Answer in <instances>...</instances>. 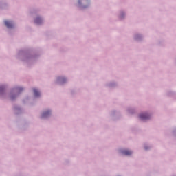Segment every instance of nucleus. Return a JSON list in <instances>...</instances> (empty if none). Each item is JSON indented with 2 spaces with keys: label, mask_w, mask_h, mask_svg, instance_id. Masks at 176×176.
Returning a JSON list of instances; mask_svg holds the SVG:
<instances>
[{
  "label": "nucleus",
  "mask_w": 176,
  "mask_h": 176,
  "mask_svg": "<svg viewBox=\"0 0 176 176\" xmlns=\"http://www.w3.org/2000/svg\"><path fill=\"white\" fill-rule=\"evenodd\" d=\"M139 118L142 120H148V119H149V115H148L146 113H142L139 116Z\"/></svg>",
  "instance_id": "1"
},
{
  "label": "nucleus",
  "mask_w": 176,
  "mask_h": 176,
  "mask_svg": "<svg viewBox=\"0 0 176 176\" xmlns=\"http://www.w3.org/2000/svg\"><path fill=\"white\" fill-rule=\"evenodd\" d=\"M121 153H122V155H125L126 156H130V155L133 153L131 151H129V150H123L121 151Z\"/></svg>",
  "instance_id": "2"
},
{
  "label": "nucleus",
  "mask_w": 176,
  "mask_h": 176,
  "mask_svg": "<svg viewBox=\"0 0 176 176\" xmlns=\"http://www.w3.org/2000/svg\"><path fill=\"white\" fill-rule=\"evenodd\" d=\"M5 24L8 28H12L13 27V23L9 21H6Z\"/></svg>",
  "instance_id": "3"
},
{
  "label": "nucleus",
  "mask_w": 176,
  "mask_h": 176,
  "mask_svg": "<svg viewBox=\"0 0 176 176\" xmlns=\"http://www.w3.org/2000/svg\"><path fill=\"white\" fill-rule=\"evenodd\" d=\"M33 91H34V93L35 97H39V96H41V93H39V91H37L36 89L34 88V89H33Z\"/></svg>",
  "instance_id": "4"
},
{
  "label": "nucleus",
  "mask_w": 176,
  "mask_h": 176,
  "mask_svg": "<svg viewBox=\"0 0 176 176\" xmlns=\"http://www.w3.org/2000/svg\"><path fill=\"white\" fill-rule=\"evenodd\" d=\"M49 115H50V111H45L43 113L42 118H47V116H49Z\"/></svg>",
  "instance_id": "5"
},
{
  "label": "nucleus",
  "mask_w": 176,
  "mask_h": 176,
  "mask_svg": "<svg viewBox=\"0 0 176 176\" xmlns=\"http://www.w3.org/2000/svg\"><path fill=\"white\" fill-rule=\"evenodd\" d=\"M35 23L36 24H41V23H42V19H41L40 17H37L35 19Z\"/></svg>",
  "instance_id": "6"
},
{
  "label": "nucleus",
  "mask_w": 176,
  "mask_h": 176,
  "mask_svg": "<svg viewBox=\"0 0 176 176\" xmlns=\"http://www.w3.org/2000/svg\"><path fill=\"white\" fill-rule=\"evenodd\" d=\"M17 90L20 92V91H23V88L22 87H19L17 88Z\"/></svg>",
  "instance_id": "7"
},
{
  "label": "nucleus",
  "mask_w": 176,
  "mask_h": 176,
  "mask_svg": "<svg viewBox=\"0 0 176 176\" xmlns=\"http://www.w3.org/2000/svg\"><path fill=\"white\" fill-rule=\"evenodd\" d=\"M65 81V78H62V82H63V83H64Z\"/></svg>",
  "instance_id": "8"
},
{
  "label": "nucleus",
  "mask_w": 176,
  "mask_h": 176,
  "mask_svg": "<svg viewBox=\"0 0 176 176\" xmlns=\"http://www.w3.org/2000/svg\"><path fill=\"white\" fill-rule=\"evenodd\" d=\"M11 98H12V100H13V97H12Z\"/></svg>",
  "instance_id": "9"
}]
</instances>
